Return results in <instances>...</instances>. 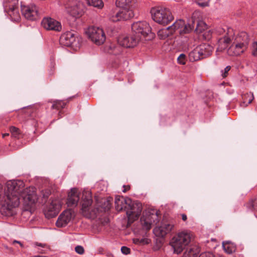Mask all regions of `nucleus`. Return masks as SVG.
Masks as SVG:
<instances>
[{"mask_svg":"<svg viewBox=\"0 0 257 257\" xmlns=\"http://www.w3.org/2000/svg\"><path fill=\"white\" fill-rule=\"evenodd\" d=\"M24 183L21 180L7 182V189L1 201L0 210L2 214L6 216L13 215V209L19 205L20 195L23 198L25 203L28 206H32L37 201L35 188L29 187L24 189Z\"/></svg>","mask_w":257,"mask_h":257,"instance_id":"1","label":"nucleus"},{"mask_svg":"<svg viewBox=\"0 0 257 257\" xmlns=\"http://www.w3.org/2000/svg\"><path fill=\"white\" fill-rule=\"evenodd\" d=\"M232 40L234 43H239L241 45H243L244 46L246 47H248L249 42L248 36L246 32H241L235 36L233 30L231 28H228L225 36L220 39L218 41L220 49L221 50L226 49Z\"/></svg>","mask_w":257,"mask_h":257,"instance_id":"2","label":"nucleus"},{"mask_svg":"<svg viewBox=\"0 0 257 257\" xmlns=\"http://www.w3.org/2000/svg\"><path fill=\"white\" fill-rule=\"evenodd\" d=\"M151 13L154 21L164 26L169 24L174 19L171 12L167 8H153L151 10Z\"/></svg>","mask_w":257,"mask_h":257,"instance_id":"3","label":"nucleus"},{"mask_svg":"<svg viewBox=\"0 0 257 257\" xmlns=\"http://www.w3.org/2000/svg\"><path fill=\"white\" fill-rule=\"evenodd\" d=\"M191 241L190 234L182 231L174 236L170 242V244L177 254L180 253Z\"/></svg>","mask_w":257,"mask_h":257,"instance_id":"4","label":"nucleus"},{"mask_svg":"<svg viewBox=\"0 0 257 257\" xmlns=\"http://www.w3.org/2000/svg\"><path fill=\"white\" fill-rule=\"evenodd\" d=\"M87 37L96 45H100L105 42L106 37L103 30L98 27L91 26L85 32Z\"/></svg>","mask_w":257,"mask_h":257,"instance_id":"5","label":"nucleus"},{"mask_svg":"<svg viewBox=\"0 0 257 257\" xmlns=\"http://www.w3.org/2000/svg\"><path fill=\"white\" fill-rule=\"evenodd\" d=\"M142 211V206L140 202L136 201L132 203V204H129L126 211L128 219V224H131L138 219L141 215Z\"/></svg>","mask_w":257,"mask_h":257,"instance_id":"6","label":"nucleus"},{"mask_svg":"<svg viewBox=\"0 0 257 257\" xmlns=\"http://www.w3.org/2000/svg\"><path fill=\"white\" fill-rule=\"evenodd\" d=\"M21 12L22 15L28 20L35 21L39 18V9L35 4L27 6L21 5Z\"/></svg>","mask_w":257,"mask_h":257,"instance_id":"7","label":"nucleus"},{"mask_svg":"<svg viewBox=\"0 0 257 257\" xmlns=\"http://www.w3.org/2000/svg\"><path fill=\"white\" fill-rule=\"evenodd\" d=\"M194 28L197 33H200L206 29L207 25L203 21L196 19L195 14H193L188 26H185L183 31L185 34L188 33Z\"/></svg>","mask_w":257,"mask_h":257,"instance_id":"8","label":"nucleus"},{"mask_svg":"<svg viewBox=\"0 0 257 257\" xmlns=\"http://www.w3.org/2000/svg\"><path fill=\"white\" fill-rule=\"evenodd\" d=\"M132 29L135 36L146 37L151 32V29L149 24L146 22H137L132 25Z\"/></svg>","mask_w":257,"mask_h":257,"instance_id":"9","label":"nucleus"},{"mask_svg":"<svg viewBox=\"0 0 257 257\" xmlns=\"http://www.w3.org/2000/svg\"><path fill=\"white\" fill-rule=\"evenodd\" d=\"M61 208V205L59 200H52L45 211L46 217L49 219L55 217L59 213Z\"/></svg>","mask_w":257,"mask_h":257,"instance_id":"10","label":"nucleus"},{"mask_svg":"<svg viewBox=\"0 0 257 257\" xmlns=\"http://www.w3.org/2000/svg\"><path fill=\"white\" fill-rule=\"evenodd\" d=\"M41 25L45 29L49 31L60 32L62 29V26L60 22L49 17L43 18L41 22Z\"/></svg>","mask_w":257,"mask_h":257,"instance_id":"11","label":"nucleus"},{"mask_svg":"<svg viewBox=\"0 0 257 257\" xmlns=\"http://www.w3.org/2000/svg\"><path fill=\"white\" fill-rule=\"evenodd\" d=\"M77 34L74 31H67L63 34L60 38V43L67 47H73L76 46L75 43Z\"/></svg>","mask_w":257,"mask_h":257,"instance_id":"12","label":"nucleus"},{"mask_svg":"<svg viewBox=\"0 0 257 257\" xmlns=\"http://www.w3.org/2000/svg\"><path fill=\"white\" fill-rule=\"evenodd\" d=\"M141 222L143 228L146 230H149L153 223L157 224L159 222V213L157 212L155 214H150L148 216H143L141 218Z\"/></svg>","mask_w":257,"mask_h":257,"instance_id":"13","label":"nucleus"},{"mask_svg":"<svg viewBox=\"0 0 257 257\" xmlns=\"http://www.w3.org/2000/svg\"><path fill=\"white\" fill-rule=\"evenodd\" d=\"M134 16V12L131 9H121L114 16H112L111 19L113 22L126 21Z\"/></svg>","mask_w":257,"mask_h":257,"instance_id":"14","label":"nucleus"},{"mask_svg":"<svg viewBox=\"0 0 257 257\" xmlns=\"http://www.w3.org/2000/svg\"><path fill=\"white\" fill-rule=\"evenodd\" d=\"M141 37L139 36L134 35L125 36L122 38H119L118 41L120 45L126 48L134 47L140 41Z\"/></svg>","mask_w":257,"mask_h":257,"instance_id":"15","label":"nucleus"},{"mask_svg":"<svg viewBox=\"0 0 257 257\" xmlns=\"http://www.w3.org/2000/svg\"><path fill=\"white\" fill-rule=\"evenodd\" d=\"M174 225L170 223H163L161 226L156 227L154 230V233L158 237H164L167 234L170 233L174 228Z\"/></svg>","mask_w":257,"mask_h":257,"instance_id":"16","label":"nucleus"},{"mask_svg":"<svg viewBox=\"0 0 257 257\" xmlns=\"http://www.w3.org/2000/svg\"><path fill=\"white\" fill-rule=\"evenodd\" d=\"M40 107V106L37 104L30 106L24 108L23 111L29 118L36 119L41 116Z\"/></svg>","mask_w":257,"mask_h":257,"instance_id":"17","label":"nucleus"},{"mask_svg":"<svg viewBox=\"0 0 257 257\" xmlns=\"http://www.w3.org/2000/svg\"><path fill=\"white\" fill-rule=\"evenodd\" d=\"M72 218V211L70 210L64 211L59 216L56 224L57 227H62L66 226Z\"/></svg>","mask_w":257,"mask_h":257,"instance_id":"18","label":"nucleus"},{"mask_svg":"<svg viewBox=\"0 0 257 257\" xmlns=\"http://www.w3.org/2000/svg\"><path fill=\"white\" fill-rule=\"evenodd\" d=\"M92 203V199L91 192L89 191H83L81 197L82 211L83 212L87 211Z\"/></svg>","mask_w":257,"mask_h":257,"instance_id":"19","label":"nucleus"},{"mask_svg":"<svg viewBox=\"0 0 257 257\" xmlns=\"http://www.w3.org/2000/svg\"><path fill=\"white\" fill-rule=\"evenodd\" d=\"M247 47L241 45L239 43H234L233 41L231 46L228 49V53L231 56H238L242 54Z\"/></svg>","mask_w":257,"mask_h":257,"instance_id":"20","label":"nucleus"},{"mask_svg":"<svg viewBox=\"0 0 257 257\" xmlns=\"http://www.w3.org/2000/svg\"><path fill=\"white\" fill-rule=\"evenodd\" d=\"M79 200L78 190L76 188H72L68 193L67 204L68 207H74L77 205Z\"/></svg>","mask_w":257,"mask_h":257,"instance_id":"21","label":"nucleus"},{"mask_svg":"<svg viewBox=\"0 0 257 257\" xmlns=\"http://www.w3.org/2000/svg\"><path fill=\"white\" fill-rule=\"evenodd\" d=\"M197 47L202 59L210 56L213 49V47L208 44H202Z\"/></svg>","mask_w":257,"mask_h":257,"instance_id":"22","label":"nucleus"},{"mask_svg":"<svg viewBox=\"0 0 257 257\" xmlns=\"http://www.w3.org/2000/svg\"><path fill=\"white\" fill-rule=\"evenodd\" d=\"M8 13L13 20L15 21H18L20 18V16L19 12L18 3L16 4L14 3V4L10 5Z\"/></svg>","mask_w":257,"mask_h":257,"instance_id":"23","label":"nucleus"},{"mask_svg":"<svg viewBox=\"0 0 257 257\" xmlns=\"http://www.w3.org/2000/svg\"><path fill=\"white\" fill-rule=\"evenodd\" d=\"M114 203L115 209L118 211H121L123 208H126V202L122 196H116Z\"/></svg>","mask_w":257,"mask_h":257,"instance_id":"24","label":"nucleus"},{"mask_svg":"<svg viewBox=\"0 0 257 257\" xmlns=\"http://www.w3.org/2000/svg\"><path fill=\"white\" fill-rule=\"evenodd\" d=\"M200 252L199 248L196 245H191L187 248L185 252L186 257H196Z\"/></svg>","mask_w":257,"mask_h":257,"instance_id":"25","label":"nucleus"},{"mask_svg":"<svg viewBox=\"0 0 257 257\" xmlns=\"http://www.w3.org/2000/svg\"><path fill=\"white\" fill-rule=\"evenodd\" d=\"M185 26H188V25H185V22L183 20H179L176 21L172 26H170V28H171V31H172L173 33H174V32L177 30H178L182 28H183V29H184ZM183 30L184 29H183L182 30H181L180 31V32L181 33H184V32L183 31Z\"/></svg>","mask_w":257,"mask_h":257,"instance_id":"26","label":"nucleus"},{"mask_svg":"<svg viewBox=\"0 0 257 257\" xmlns=\"http://www.w3.org/2000/svg\"><path fill=\"white\" fill-rule=\"evenodd\" d=\"M189 59L190 61L194 62L202 59L201 55L199 52L197 47L195 48L189 54Z\"/></svg>","mask_w":257,"mask_h":257,"instance_id":"27","label":"nucleus"},{"mask_svg":"<svg viewBox=\"0 0 257 257\" xmlns=\"http://www.w3.org/2000/svg\"><path fill=\"white\" fill-rule=\"evenodd\" d=\"M173 34L170 27L162 29L158 32V35L161 39H165Z\"/></svg>","mask_w":257,"mask_h":257,"instance_id":"28","label":"nucleus"},{"mask_svg":"<svg viewBox=\"0 0 257 257\" xmlns=\"http://www.w3.org/2000/svg\"><path fill=\"white\" fill-rule=\"evenodd\" d=\"M132 0H116V7L121 9H131Z\"/></svg>","mask_w":257,"mask_h":257,"instance_id":"29","label":"nucleus"},{"mask_svg":"<svg viewBox=\"0 0 257 257\" xmlns=\"http://www.w3.org/2000/svg\"><path fill=\"white\" fill-rule=\"evenodd\" d=\"M67 102L64 100H56L53 102L52 105V109H55L57 110H59L64 108L66 105Z\"/></svg>","mask_w":257,"mask_h":257,"instance_id":"30","label":"nucleus"},{"mask_svg":"<svg viewBox=\"0 0 257 257\" xmlns=\"http://www.w3.org/2000/svg\"><path fill=\"white\" fill-rule=\"evenodd\" d=\"M222 246L225 251L229 254L232 253L235 250L234 245L229 242H223Z\"/></svg>","mask_w":257,"mask_h":257,"instance_id":"31","label":"nucleus"},{"mask_svg":"<svg viewBox=\"0 0 257 257\" xmlns=\"http://www.w3.org/2000/svg\"><path fill=\"white\" fill-rule=\"evenodd\" d=\"M245 206L249 210H257V197L250 199L249 201L245 204Z\"/></svg>","mask_w":257,"mask_h":257,"instance_id":"32","label":"nucleus"},{"mask_svg":"<svg viewBox=\"0 0 257 257\" xmlns=\"http://www.w3.org/2000/svg\"><path fill=\"white\" fill-rule=\"evenodd\" d=\"M89 6H93L98 9L103 7V3L101 0H85Z\"/></svg>","mask_w":257,"mask_h":257,"instance_id":"33","label":"nucleus"},{"mask_svg":"<svg viewBox=\"0 0 257 257\" xmlns=\"http://www.w3.org/2000/svg\"><path fill=\"white\" fill-rule=\"evenodd\" d=\"M69 13L71 16L75 18H79L82 15V11L77 6L72 7L69 11Z\"/></svg>","mask_w":257,"mask_h":257,"instance_id":"34","label":"nucleus"},{"mask_svg":"<svg viewBox=\"0 0 257 257\" xmlns=\"http://www.w3.org/2000/svg\"><path fill=\"white\" fill-rule=\"evenodd\" d=\"M243 101L242 103L244 104L245 106L247 104H250L253 100L254 97L252 93H246L242 96Z\"/></svg>","mask_w":257,"mask_h":257,"instance_id":"35","label":"nucleus"},{"mask_svg":"<svg viewBox=\"0 0 257 257\" xmlns=\"http://www.w3.org/2000/svg\"><path fill=\"white\" fill-rule=\"evenodd\" d=\"M112 200V198L110 197L107 200L104 199L103 201L102 202L101 207L103 208L104 211H108L110 209L111 206V201Z\"/></svg>","mask_w":257,"mask_h":257,"instance_id":"36","label":"nucleus"},{"mask_svg":"<svg viewBox=\"0 0 257 257\" xmlns=\"http://www.w3.org/2000/svg\"><path fill=\"white\" fill-rule=\"evenodd\" d=\"M10 131L12 135L15 138H19L21 134L20 130L14 126H12L10 127Z\"/></svg>","mask_w":257,"mask_h":257,"instance_id":"37","label":"nucleus"},{"mask_svg":"<svg viewBox=\"0 0 257 257\" xmlns=\"http://www.w3.org/2000/svg\"><path fill=\"white\" fill-rule=\"evenodd\" d=\"M178 62L181 65H184L186 64V55L184 54H181L180 55V56L178 57Z\"/></svg>","mask_w":257,"mask_h":257,"instance_id":"38","label":"nucleus"},{"mask_svg":"<svg viewBox=\"0 0 257 257\" xmlns=\"http://www.w3.org/2000/svg\"><path fill=\"white\" fill-rule=\"evenodd\" d=\"M41 193L43 196V198L45 200H47L49 197V196L51 195V191L50 190L46 189L42 190Z\"/></svg>","mask_w":257,"mask_h":257,"instance_id":"39","label":"nucleus"},{"mask_svg":"<svg viewBox=\"0 0 257 257\" xmlns=\"http://www.w3.org/2000/svg\"><path fill=\"white\" fill-rule=\"evenodd\" d=\"M231 67L230 66H226L223 71H222V76L223 78H225L228 74V72L230 70Z\"/></svg>","mask_w":257,"mask_h":257,"instance_id":"40","label":"nucleus"},{"mask_svg":"<svg viewBox=\"0 0 257 257\" xmlns=\"http://www.w3.org/2000/svg\"><path fill=\"white\" fill-rule=\"evenodd\" d=\"M75 250L79 254H82L84 252V248L81 245H77L75 248Z\"/></svg>","mask_w":257,"mask_h":257,"instance_id":"41","label":"nucleus"},{"mask_svg":"<svg viewBox=\"0 0 257 257\" xmlns=\"http://www.w3.org/2000/svg\"><path fill=\"white\" fill-rule=\"evenodd\" d=\"M121 251L122 253L126 255L130 254L131 252L130 248L125 246H123L121 247Z\"/></svg>","mask_w":257,"mask_h":257,"instance_id":"42","label":"nucleus"},{"mask_svg":"<svg viewBox=\"0 0 257 257\" xmlns=\"http://www.w3.org/2000/svg\"><path fill=\"white\" fill-rule=\"evenodd\" d=\"M198 257H215L214 254L210 252H205L202 253Z\"/></svg>","mask_w":257,"mask_h":257,"instance_id":"43","label":"nucleus"},{"mask_svg":"<svg viewBox=\"0 0 257 257\" xmlns=\"http://www.w3.org/2000/svg\"><path fill=\"white\" fill-rule=\"evenodd\" d=\"M123 189L122 190V192L125 193L126 191H128L131 189V186L129 185H124L123 186Z\"/></svg>","mask_w":257,"mask_h":257,"instance_id":"44","label":"nucleus"},{"mask_svg":"<svg viewBox=\"0 0 257 257\" xmlns=\"http://www.w3.org/2000/svg\"><path fill=\"white\" fill-rule=\"evenodd\" d=\"M51 70H50V75H52L54 74V67H55V64L54 63L52 62L51 63Z\"/></svg>","mask_w":257,"mask_h":257,"instance_id":"45","label":"nucleus"},{"mask_svg":"<svg viewBox=\"0 0 257 257\" xmlns=\"http://www.w3.org/2000/svg\"><path fill=\"white\" fill-rule=\"evenodd\" d=\"M254 49L252 51V55L254 56L257 55V42L254 45Z\"/></svg>","mask_w":257,"mask_h":257,"instance_id":"46","label":"nucleus"},{"mask_svg":"<svg viewBox=\"0 0 257 257\" xmlns=\"http://www.w3.org/2000/svg\"><path fill=\"white\" fill-rule=\"evenodd\" d=\"M181 216H182V219L184 221H185L187 220V215L185 214H181Z\"/></svg>","mask_w":257,"mask_h":257,"instance_id":"47","label":"nucleus"},{"mask_svg":"<svg viewBox=\"0 0 257 257\" xmlns=\"http://www.w3.org/2000/svg\"><path fill=\"white\" fill-rule=\"evenodd\" d=\"M35 244L37 246H41V247H44L45 246V244H42L41 243H39V242H36Z\"/></svg>","mask_w":257,"mask_h":257,"instance_id":"48","label":"nucleus"},{"mask_svg":"<svg viewBox=\"0 0 257 257\" xmlns=\"http://www.w3.org/2000/svg\"><path fill=\"white\" fill-rule=\"evenodd\" d=\"M134 242L136 244H138L140 242V240L139 239H134Z\"/></svg>","mask_w":257,"mask_h":257,"instance_id":"49","label":"nucleus"},{"mask_svg":"<svg viewBox=\"0 0 257 257\" xmlns=\"http://www.w3.org/2000/svg\"><path fill=\"white\" fill-rule=\"evenodd\" d=\"M9 136V134L6 133V134H4L3 135V137L5 138V137Z\"/></svg>","mask_w":257,"mask_h":257,"instance_id":"50","label":"nucleus"},{"mask_svg":"<svg viewBox=\"0 0 257 257\" xmlns=\"http://www.w3.org/2000/svg\"><path fill=\"white\" fill-rule=\"evenodd\" d=\"M14 242L19 243L21 245V246H23V244H22V243L19 241L15 240Z\"/></svg>","mask_w":257,"mask_h":257,"instance_id":"51","label":"nucleus"}]
</instances>
